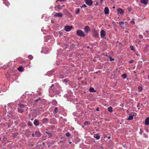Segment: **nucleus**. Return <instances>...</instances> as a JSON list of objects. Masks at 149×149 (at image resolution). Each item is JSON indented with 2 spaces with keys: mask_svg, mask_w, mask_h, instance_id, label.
Listing matches in <instances>:
<instances>
[{
  "mask_svg": "<svg viewBox=\"0 0 149 149\" xmlns=\"http://www.w3.org/2000/svg\"><path fill=\"white\" fill-rule=\"evenodd\" d=\"M77 34L79 36L82 37H84L85 35L84 33L81 30H78L77 31Z\"/></svg>",
  "mask_w": 149,
  "mask_h": 149,
  "instance_id": "obj_1",
  "label": "nucleus"
},
{
  "mask_svg": "<svg viewBox=\"0 0 149 149\" xmlns=\"http://www.w3.org/2000/svg\"><path fill=\"white\" fill-rule=\"evenodd\" d=\"M63 16V14L61 13H56L54 16L56 17H61Z\"/></svg>",
  "mask_w": 149,
  "mask_h": 149,
  "instance_id": "obj_2",
  "label": "nucleus"
},
{
  "mask_svg": "<svg viewBox=\"0 0 149 149\" xmlns=\"http://www.w3.org/2000/svg\"><path fill=\"white\" fill-rule=\"evenodd\" d=\"M72 28V27L71 26H66L65 27V30L67 31H70Z\"/></svg>",
  "mask_w": 149,
  "mask_h": 149,
  "instance_id": "obj_3",
  "label": "nucleus"
},
{
  "mask_svg": "<svg viewBox=\"0 0 149 149\" xmlns=\"http://www.w3.org/2000/svg\"><path fill=\"white\" fill-rule=\"evenodd\" d=\"M88 6H91L93 4V2L91 0H84Z\"/></svg>",
  "mask_w": 149,
  "mask_h": 149,
  "instance_id": "obj_4",
  "label": "nucleus"
},
{
  "mask_svg": "<svg viewBox=\"0 0 149 149\" xmlns=\"http://www.w3.org/2000/svg\"><path fill=\"white\" fill-rule=\"evenodd\" d=\"M84 31L86 33H88L91 31V29L88 26H86L84 28Z\"/></svg>",
  "mask_w": 149,
  "mask_h": 149,
  "instance_id": "obj_5",
  "label": "nucleus"
},
{
  "mask_svg": "<svg viewBox=\"0 0 149 149\" xmlns=\"http://www.w3.org/2000/svg\"><path fill=\"white\" fill-rule=\"evenodd\" d=\"M105 31L102 30L100 31V36L102 38H103L105 37Z\"/></svg>",
  "mask_w": 149,
  "mask_h": 149,
  "instance_id": "obj_6",
  "label": "nucleus"
},
{
  "mask_svg": "<svg viewBox=\"0 0 149 149\" xmlns=\"http://www.w3.org/2000/svg\"><path fill=\"white\" fill-rule=\"evenodd\" d=\"M104 14L105 15H107L109 14V10L108 7H106L104 9Z\"/></svg>",
  "mask_w": 149,
  "mask_h": 149,
  "instance_id": "obj_7",
  "label": "nucleus"
},
{
  "mask_svg": "<svg viewBox=\"0 0 149 149\" xmlns=\"http://www.w3.org/2000/svg\"><path fill=\"white\" fill-rule=\"evenodd\" d=\"M117 11L121 15H123L124 13V11L120 8L118 9Z\"/></svg>",
  "mask_w": 149,
  "mask_h": 149,
  "instance_id": "obj_8",
  "label": "nucleus"
},
{
  "mask_svg": "<svg viewBox=\"0 0 149 149\" xmlns=\"http://www.w3.org/2000/svg\"><path fill=\"white\" fill-rule=\"evenodd\" d=\"M35 134L37 137H40L41 136V134L38 131H35Z\"/></svg>",
  "mask_w": 149,
  "mask_h": 149,
  "instance_id": "obj_9",
  "label": "nucleus"
},
{
  "mask_svg": "<svg viewBox=\"0 0 149 149\" xmlns=\"http://www.w3.org/2000/svg\"><path fill=\"white\" fill-rule=\"evenodd\" d=\"M145 123L146 125H148L149 124V117L147 118L145 120Z\"/></svg>",
  "mask_w": 149,
  "mask_h": 149,
  "instance_id": "obj_10",
  "label": "nucleus"
},
{
  "mask_svg": "<svg viewBox=\"0 0 149 149\" xmlns=\"http://www.w3.org/2000/svg\"><path fill=\"white\" fill-rule=\"evenodd\" d=\"M33 123L35 125L38 126L40 124V122L38 120H34Z\"/></svg>",
  "mask_w": 149,
  "mask_h": 149,
  "instance_id": "obj_11",
  "label": "nucleus"
},
{
  "mask_svg": "<svg viewBox=\"0 0 149 149\" xmlns=\"http://www.w3.org/2000/svg\"><path fill=\"white\" fill-rule=\"evenodd\" d=\"M94 137L96 138L97 140H99L100 138V136L98 134H94Z\"/></svg>",
  "mask_w": 149,
  "mask_h": 149,
  "instance_id": "obj_12",
  "label": "nucleus"
},
{
  "mask_svg": "<svg viewBox=\"0 0 149 149\" xmlns=\"http://www.w3.org/2000/svg\"><path fill=\"white\" fill-rule=\"evenodd\" d=\"M141 2L144 4H147L148 3V0H140Z\"/></svg>",
  "mask_w": 149,
  "mask_h": 149,
  "instance_id": "obj_13",
  "label": "nucleus"
},
{
  "mask_svg": "<svg viewBox=\"0 0 149 149\" xmlns=\"http://www.w3.org/2000/svg\"><path fill=\"white\" fill-rule=\"evenodd\" d=\"M24 110L23 108H19L18 109V111L19 113H22L23 112Z\"/></svg>",
  "mask_w": 149,
  "mask_h": 149,
  "instance_id": "obj_14",
  "label": "nucleus"
},
{
  "mask_svg": "<svg viewBox=\"0 0 149 149\" xmlns=\"http://www.w3.org/2000/svg\"><path fill=\"white\" fill-rule=\"evenodd\" d=\"M17 70L19 71L22 72L23 71L24 69L23 67L22 66H21L18 68L17 69Z\"/></svg>",
  "mask_w": 149,
  "mask_h": 149,
  "instance_id": "obj_15",
  "label": "nucleus"
},
{
  "mask_svg": "<svg viewBox=\"0 0 149 149\" xmlns=\"http://www.w3.org/2000/svg\"><path fill=\"white\" fill-rule=\"evenodd\" d=\"M19 108H23L25 107V105L21 103H19L18 104Z\"/></svg>",
  "mask_w": 149,
  "mask_h": 149,
  "instance_id": "obj_16",
  "label": "nucleus"
},
{
  "mask_svg": "<svg viewBox=\"0 0 149 149\" xmlns=\"http://www.w3.org/2000/svg\"><path fill=\"white\" fill-rule=\"evenodd\" d=\"M48 121V120L46 118L43 119L42 120V122L44 123H46Z\"/></svg>",
  "mask_w": 149,
  "mask_h": 149,
  "instance_id": "obj_17",
  "label": "nucleus"
},
{
  "mask_svg": "<svg viewBox=\"0 0 149 149\" xmlns=\"http://www.w3.org/2000/svg\"><path fill=\"white\" fill-rule=\"evenodd\" d=\"M93 35L95 37L98 36V33L96 31H95L93 33Z\"/></svg>",
  "mask_w": 149,
  "mask_h": 149,
  "instance_id": "obj_18",
  "label": "nucleus"
},
{
  "mask_svg": "<svg viewBox=\"0 0 149 149\" xmlns=\"http://www.w3.org/2000/svg\"><path fill=\"white\" fill-rule=\"evenodd\" d=\"M108 111L110 112H112L113 111L112 108L111 107H109L108 108Z\"/></svg>",
  "mask_w": 149,
  "mask_h": 149,
  "instance_id": "obj_19",
  "label": "nucleus"
},
{
  "mask_svg": "<svg viewBox=\"0 0 149 149\" xmlns=\"http://www.w3.org/2000/svg\"><path fill=\"white\" fill-rule=\"evenodd\" d=\"M46 134H47L48 135V138H50L52 137V134L50 133H49L47 132H45Z\"/></svg>",
  "mask_w": 149,
  "mask_h": 149,
  "instance_id": "obj_20",
  "label": "nucleus"
},
{
  "mask_svg": "<svg viewBox=\"0 0 149 149\" xmlns=\"http://www.w3.org/2000/svg\"><path fill=\"white\" fill-rule=\"evenodd\" d=\"M89 91L91 92H95V91L94 89L93 88H91L89 89Z\"/></svg>",
  "mask_w": 149,
  "mask_h": 149,
  "instance_id": "obj_21",
  "label": "nucleus"
},
{
  "mask_svg": "<svg viewBox=\"0 0 149 149\" xmlns=\"http://www.w3.org/2000/svg\"><path fill=\"white\" fill-rule=\"evenodd\" d=\"M58 111V109L57 107H55L53 112L54 113H55L57 112Z\"/></svg>",
  "mask_w": 149,
  "mask_h": 149,
  "instance_id": "obj_22",
  "label": "nucleus"
},
{
  "mask_svg": "<svg viewBox=\"0 0 149 149\" xmlns=\"http://www.w3.org/2000/svg\"><path fill=\"white\" fill-rule=\"evenodd\" d=\"M79 11H80V9H79V8H77V9L76 10V11L75 13V14H78L79 13Z\"/></svg>",
  "mask_w": 149,
  "mask_h": 149,
  "instance_id": "obj_23",
  "label": "nucleus"
},
{
  "mask_svg": "<svg viewBox=\"0 0 149 149\" xmlns=\"http://www.w3.org/2000/svg\"><path fill=\"white\" fill-rule=\"evenodd\" d=\"M122 77L124 79H125L127 77V75L125 73H124L122 75Z\"/></svg>",
  "mask_w": 149,
  "mask_h": 149,
  "instance_id": "obj_24",
  "label": "nucleus"
},
{
  "mask_svg": "<svg viewBox=\"0 0 149 149\" xmlns=\"http://www.w3.org/2000/svg\"><path fill=\"white\" fill-rule=\"evenodd\" d=\"M130 48L132 50L135 51V50L134 49V47L132 45H131L130 46Z\"/></svg>",
  "mask_w": 149,
  "mask_h": 149,
  "instance_id": "obj_25",
  "label": "nucleus"
},
{
  "mask_svg": "<svg viewBox=\"0 0 149 149\" xmlns=\"http://www.w3.org/2000/svg\"><path fill=\"white\" fill-rule=\"evenodd\" d=\"M119 24L120 25L122 26V25H124L125 22H124L122 21V22H119Z\"/></svg>",
  "mask_w": 149,
  "mask_h": 149,
  "instance_id": "obj_26",
  "label": "nucleus"
},
{
  "mask_svg": "<svg viewBox=\"0 0 149 149\" xmlns=\"http://www.w3.org/2000/svg\"><path fill=\"white\" fill-rule=\"evenodd\" d=\"M133 119V116H130L127 119L128 120H132Z\"/></svg>",
  "mask_w": 149,
  "mask_h": 149,
  "instance_id": "obj_27",
  "label": "nucleus"
},
{
  "mask_svg": "<svg viewBox=\"0 0 149 149\" xmlns=\"http://www.w3.org/2000/svg\"><path fill=\"white\" fill-rule=\"evenodd\" d=\"M89 124H90V123L88 121H86L84 123V125H87Z\"/></svg>",
  "mask_w": 149,
  "mask_h": 149,
  "instance_id": "obj_28",
  "label": "nucleus"
},
{
  "mask_svg": "<svg viewBox=\"0 0 149 149\" xmlns=\"http://www.w3.org/2000/svg\"><path fill=\"white\" fill-rule=\"evenodd\" d=\"M109 58L110 59V61H113L114 60V58H112V57H111V56H109Z\"/></svg>",
  "mask_w": 149,
  "mask_h": 149,
  "instance_id": "obj_29",
  "label": "nucleus"
},
{
  "mask_svg": "<svg viewBox=\"0 0 149 149\" xmlns=\"http://www.w3.org/2000/svg\"><path fill=\"white\" fill-rule=\"evenodd\" d=\"M28 58L30 60H32L33 58V56L31 55H29L28 56Z\"/></svg>",
  "mask_w": 149,
  "mask_h": 149,
  "instance_id": "obj_30",
  "label": "nucleus"
},
{
  "mask_svg": "<svg viewBox=\"0 0 149 149\" xmlns=\"http://www.w3.org/2000/svg\"><path fill=\"white\" fill-rule=\"evenodd\" d=\"M28 125L29 126H31L32 125V123L30 121H29L28 123Z\"/></svg>",
  "mask_w": 149,
  "mask_h": 149,
  "instance_id": "obj_31",
  "label": "nucleus"
},
{
  "mask_svg": "<svg viewBox=\"0 0 149 149\" xmlns=\"http://www.w3.org/2000/svg\"><path fill=\"white\" fill-rule=\"evenodd\" d=\"M65 135L66 136L69 137L70 136V134L69 133H66Z\"/></svg>",
  "mask_w": 149,
  "mask_h": 149,
  "instance_id": "obj_32",
  "label": "nucleus"
},
{
  "mask_svg": "<svg viewBox=\"0 0 149 149\" xmlns=\"http://www.w3.org/2000/svg\"><path fill=\"white\" fill-rule=\"evenodd\" d=\"M57 8L58 9H61L62 8L61 7V5H58L57 6Z\"/></svg>",
  "mask_w": 149,
  "mask_h": 149,
  "instance_id": "obj_33",
  "label": "nucleus"
},
{
  "mask_svg": "<svg viewBox=\"0 0 149 149\" xmlns=\"http://www.w3.org/2000/svg\"><path fill=\"white\" fill-rule=\"evenodd\" d=\"M17 133H14L13 134V136L14 137H15L17 136Z\"/></svg>",
  "mask_w": 149,
  "mask_h": 149,
  "instance_id": "obj_34",
  "label": "nucleus"
},
{
  "mask_svg": "<svg viewBox=\"0 0 149 149\" xmlns=\"http://www.w3.org/2000/svg\"><path fill=\"white\" fill-rule=\"evenodd\" d=\"M134 62V60L133 59H132L129 61V63H133Z\"/></svg>",
  "mask_w": 149,
  "mask_h": 149,
  "instance_id": "obj_35",
  "label": "nucleus"
},
{
  "mask_svg": "<svg viewBox=\"0 0 149 149\" xmlns=\"http://www.w3.org/2000/svg\"><path fill=\"white\" fill-rule=\"evenodd\" d=\"M87 6L85 4L81 6V8H84V7H86Z\"/></svg>",
  "mask_w": 149,
  "mask_h": 149,
  "instance_id": "obj_36",
  "label": "nucleus"
},
{
  "mask_svg": "<svg viewBox=\"0 0 149 149\" xmlns=\"http://www.w3.org/2000/svg\"><path fill=\"white\" fill-rule=\"evenodd\" d=\"M138 90L139 91H141L142 90V89L141 87H138Z\"/></svg>",
  "mask_w": 149,
  "mask_h": 149,
  "instance_id": "obj_37",
  "label": "nucleus"
},
{
  "mask_svg": "<svg viewBox=\"0 0 149 149\" xmlns=\"http://www.w3.org/2000/svg\"><path fill=\"white\" fill-rule=\"evenodd\" d=\"M40 99V97H39L38 98V99H36V100H35V102H36V101H38Z\"/></svg>",
  "mask_w": 149,
  "mask_h": 149,
  "instance_id": "obj_38",
  "label": "nucleus"
},
{
  "mask_svg": "<svg viewBox=\"0 0 149 149\" xmlns=\"http://www.w3.org/2000/svg\"><path fill=\"white\" fill-rule=\"evenodd\" d=\"M103 2V0H100V3H102Z\"/></svg>",
  "mask_w": 149,
  "mask_h": 149,
  "instance_id": "obj_39",
  "label": "nucleus"
},
{
  "mask_svg": "<svg viewBox=\"0 0 149 149\" xmlns=\"http://www.w3.org/2000/svg\"><path fill=\"white\" fill-rule=\"evenodd\" d=\"M99 109L98 108H97V109H96V111H99Z\"/></svg>",
  "mask_w": 149,
  "mask_h": 149,
  "instance_id": "obj_40",
  "label": "nucleus"
},
{
  "mask_svg": "<svg viewBox=\"0 0 149 149\" xmlns=\"http://www.w3.org/2000/svg\"><path fill=\"white\" fill-rule=\"evenodd\" d=\"M142 133V131H141V129H140V133H140V134H141V133Z\"/></svg>",
  "mask_w": 149,
  "mask_h": 149,
  "instance_id": "obj_41",
  "label": "nucleus"
},
{
  "mask_svg": "<svg viewBox=\"0 0 149 149\" xmlns=\"http://www.w3.org/2000/svg\"><path fill=\"white\" fill-rule=\"evenodd\" d=\"M54 84H52V85L50 86V88H52V87H53V86H54Z\"/></svg>",
  "mask_w": 149,
  "mask_h": 149,
  "instance_id": "obj_42",
  "label": "nucleus"
},
{
  "mask_svg": "<svg viewBox=\"0 0 149 149\" xmlns=\"http://www.w3.org/2000/svg\"><path fill=\"white\" fill-rule=\"evenodd\" d=\"M131 22H132L133 24H135V22L133 21H131Z\"/></svg>",
  "mask_w": 149,
  "mask_h": 149,
  "instance_id": "obj_43",
  "label": "nucleus"
},
{
  "mask_svg": "<svg viewBox=\"0 0 149 149\" xmlns=\"http://www.w3.org/2000/svg\"><path fill=\"white\" fill-rule=\"evenodd\" d=\"M32 135L34 137L35 136L34 134L33 133L32 134Z\"/></svg>",
  "mask_w": 149,
  "mask_h": 149,
  "instance_id": "obj_44",
  "label": "nucleus"
},
{
  "mask_svg": "<svg viewBox=\"0 0 149 149\" xmlns=\"http://www.w3.org/2000/svg\"><path fill=\"white\" fill-rule=\"evenodd\" d=\"M110 136H109L108 137V139H110Z\"/></svg>",
  "mask_w": 149,
  "mask_h": 149,
  "instance_id": "obj_45",
  "label": "nucleus"
},
{
  "mask_svg": "<svg viewBox=\"0 0 149 149\" xmlns=\"http://www.w3.org/2000/svg\"><path fill=\"white\" fill-rule=\"evenodd\" d=\"M113 9H115V6H113Z\"/></svg>",
  "mask_w": 149,
  "mask_h": 149,
  "instance_id": "obj_46",
  "label": "nucleus"
},
{
  "mask_svg": "<svg viewBox=\"0 0 149 149\" xmlns=\"http://www.w3.org/2000/svg\"><path fill=\"white\" fill-rule=\"evenodd\" d=\"M42 144L43 145H44L45 144V143H44V142H43V143H42Z\"/></svg>",
  "mask_w": 149,
  "mask_h": 149,
  "instance_id": "obj_47",
  "label": "nucleus"
},
{
  "mask_svg": "<svg viewBox=\"0 0 149 149\" xmlns=\"http://www.w3.org/2000/svg\"><path fill=\"white\" fill-rule=\"evenodd\" d=\"M31 120H33V118H32L31 119Z\"/></svg>",
  "mask_w": 149,
  "mask_h": 149,
  "instance_id": "obj_48",
  "label": "nucleus"
},
{
  "mask_svg": "<svg viewBox=\"0 0 149 149\" xmlns=\"http://www.w3.org/2000/svg\"><path fill=\"white\" fill-rule=\"evenodd\" d=\"M97 3H97H97H96V4L95 5H97Z\"/></svg>",
  "mask_w": 149,
  "mask_h": 149,
  "instance_id": "obj_49",
  "label": "nucleus"
},
{
  "mask_svg": "<svg viewBox=\"0 0 149 149\" xmlns=\"http://www.w3.org/2000/svg\"><path fill=\"white\" fill-rule=\"evenodd\" d=\"M87 48H89V46L87 47Z\"/></svg>",
  "mask_w": 149,
  "mask_h": 149,
  "instance_id": "obj_50",
  "label": "nucleus"
},
{
  "mask_svg": "<svg viewBox=\"0 0 149 149\" xmlns=\"http://www.w3.org/2000/svg\"><path fill=\"white\" fill-rule=\"evenodd\" d=\"M71 143V142H69V143H70H70Z\"/></svg>",
  "mask_w": 149,
  "mask_h": 149,
  "instance_id": "obj_51",
  "label": "nucleus"
},
{
  "mask_svg": "<svg viewBox=\"0 0 149 149\" xmlns=\"http://www.w3.org/2000/svg\"><path fill=\"white\" fill-rule=\"evenodd\" d=\"M136 55H137V56H139V54H136Z\"/></svg>",
  "mask_w": 149,
  "mask_h": 149,
  "instance_id": "obj_52",
  "label": "nucleus"
},
{
  "mask_svg": "<svg viewBox=\"0 0 149 149\" xmlns=\"http://www.w3.org/2000/svg\"><path fill=\"white\" fill-rule=\"evenodd\" d=\"M148 78H149V75H148Z\"/></svg>",
  "mask_w": 149,
  "mask_h": 149,
  "instance_id": "obj_53",
  "label": "nucleus"
},
{
  "mask_svg": "<svg viewBox=\"0 0 149 149\" xmlns=\"http://www.w3.org/2000/svg\"><path fill=\"white\" fill-rule=\"evenodd\" d=\"M6 5L7 6H8V5H7L6 4Z\"/></svg>",
  "mask_w": 149,
  "mask_h": 149,
  "instance_id": "obj_54",
  "label": "nucleus"
}]
</instances>
